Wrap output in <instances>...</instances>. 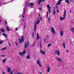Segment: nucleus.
Returning <instances> with one entry per match:
<instances>
[{
  "instance_id": "nucleus-9",
  "label": "nucleus",
  "mask_w": 74,
  "mask_h": 74,
  "mask_svg": "<svg viewBox=\"0 0 74 74\" xmlns=\"http://www.w3.org/2000/svg\"><path fill=\"white\" fill-rule=\"evenodd\" d=\"M40 53L42 54V55H45V52L42 51V49L40 50Z\"/></svg>"
},
{
  "instance_id": "nucleus-28",
  "label": "nucleus",
  "mask_w": 74,
  "mask_h": 74,
  "mask_svg": "<svg viewBox=\"0 0 74 74\" xmlns=\"http://www.w3.org/2000/svg\"><path fill=\"white\" fill-rule=\"evenodd\" d=\"M7 49V48L6 47H5V48H4L2 49H1V50H5V49Z\"/></svg>"
},
{
  "instance_id": "nucleus-58",
  "label": "nucleus",
  "mask_w": 74,
  "mask_h": 74,
  "mask_svg": "<svg viewBox=\"0 0 74 74\" xmlns=\"http://www.w3.org/2000/svg\"><path fill=\"white\" fill-rule=\"evenodd\" d=\"M7 4V3H3V4Z\"/></svg>"
},
{
  "instance_id": "nucleus-4",
  "label": "nucleus",
  "mask_w": 74,
  "mask_h": 74,
  "mask_svg": "<svg viewBox=\"0 0 74 74\" xmlns=\"http://www.w3.org/2000/svg\"><path fill=\"white\" fill-rule=\"evenodd\" d=\"M25 53H26V50H24L23 52H20L19 54L20 55H21L22 57H23V55H25Z\"/></svg>"
},
{
  "instance_id": "nucleus-26",
  "label": "nucleus",
  "mask_w": 74,
  "mask_h": 74,
  "mask_svg": "<svg viewBox=\"0 0 74 74\" xmlns=\"http://www.w3.org/2000/svg\"><path fill=\"white\" fill-rule=\"evenodd\" d=\"M63 45L64 46V48H66V47H65V43H63Z\"/></svg>"
},
{
  "instance_id": "nucleus-64",
  "label": "nucleus",
  "mask_w": 74,
  "mask_h": 74,
  "mask_svg": "<svg viewBox=\"0 0 74 74\" xmlns=\"http://www.w3.org/2000/svg\"><path fill=\"white\" fill-rule=\"evenodd\" d=\"M0 34H1V32H0Z\"/></svg>"
},
{
  "instance_id": "nucleus-36",
  "label": "nucleus",
  "mask_w": 74,
  "mask_h": 74,
  "mask_svg": "<svg viewBox=\"0 0 74 74\" xmlns=\"http://www.w3.org/2000/svg\"><path fill=\"white\" fill-rule=\"evenodd\" d=\"M40 20L42 21V18L41 17H40Z\"/></svg>"
},
{
  "instance_id": "nucleus-6",
  "label": "nucleus",
  "mask_w": 74,
  "mask_h": 74,
  "mask_svg": "<svg viewBox=\"0 0 74 74\" xmlns=\"http://www.w3.org/2000/svg\"><path fill=\"white\" fill-rule=\"evenodd\" d=\"M47 8L48 9H49V13H50L51 11V7L49 6V5H47Z\"/></svg>"
},
{
  "instance_id": "nucleus-59",
  "label": "nucleus",
  "mask_w": 74,
  "mask_h": 74,
  "mask_svg": "<svg viewBox=\"0 0 74 74\" xmlns=\"http://www.w3.org/2000/svg\"><path fill=\"white\" fill-rule=\"evenodd\" d=\"M3 74H5L4 72H3Z\"/></svg>"
},
{
  "instance_id": "nucleus-15",
  "label": "nucleus",
  "mask_w": 74,
  "mask_h": 74,
  "mask_svg": "<svg viewBox=\"0 0 74 74\" xmlns=\"http://www.w3.org/2000/svg\"><path fill=\"white\" fill-rule=\"evenodd\" d=\"M2 36H4V37H7V36H8L7 34L5 33H3L2 34Z\"/></svg>"
},
{
  "instance_id": "nucleus-41",
  "label": "nucleus",
  "mask_w": 74,
  "mask_h": 74,
  "mask_svg": "<svg viewBox=\"0 0 74 74\" xmlns=\"http://www.w3.org/2000/svg\"><path fill=\"white\" fill-rule=\"evenodd\" d=\"M5 56L4 55H2L1 56V57H4V56Z\"/></svg>"
},
{
  "instance_id": "nucleus-1",
  "label": "nucleus",
  "mask_w": 74,
  "mask_h": 74,
  "mask_svg": "<svg viewBox=\"0 0 74 74\" xmlns=\"http://www.w3.org/2000/svg\"><path fill=\"white\" fill-rule=\"evenodd\" d=\"M40 20L39 19L38 20V21L37 22H35L34 24V32H36V29L37 28V25H38L39 23H40Z\"/></svg>"
},
{
  "instance_id": "nucleus-60",
  "label": "nucleus",
  "mask_w": 74,
  "mask_h": 74,
  "mask_svg": "<svg viewBox=\"0 0 74 74\" xmlns=\"http://www.w3.org/2000/svg\"><path fill=\"white\" fill-rule=\"evenodd\" d=\"M19 17H20V18H21V16H19Z\"/></svg>"
},
{
  "instance_id": "nucleus-52",
  "label": "nucleus",
  "mask_w": 74,
  "mask_h": 74,
  "mask_svg": "<svg viewBox=\"0 0 74 74\" xmlns=\"http://www.w3.org/2000/svg\"><path fill=\"white\" fill-rule=\"evenodd\" d=\"M5 22H6L5 24H7V21H5Z\"/></svg>"
},
{
  "instance_id": "nucleus-43",
  "label": "nucleus",
  "mask_w": 74,
  "mask_h": 74,
  "mask_svg": "<svg viewBox=\"0 0 74 74\" xmlns=\"http://www.w3.org/2000/svg\"><path fill=\"white\" fill-rule=\"evenodd\" d=\"M21 21H22V22H23V19H21L20 20V22H21Z\"/></svg>"
},
{
  "instance_id": "nucleus-20",
  "label": "nucleus",
  "mask_w": 74,
  "mask_h": 74,
  "mask_svg": "<svg viewBox=\"0 0 74 74\" xmlns=\"http://www.w3.org/2000/svg\"><path fill=\"white\" fill-rule=\"evenodd\" d=\"M65 2L67 3L68 4H69V0H65Z\"/></svg>"
},
{
  "instance_id": "nucleus-62",
  "label": "nucleus",
  "mask_w": 74,
  "mask_h": 74,
  "mask_svg": "<svg viewBox=\"0 0 74 74\" xmlns=\"http://www.w3.org/2000/svg\"><path fill=\"white\" fill-rule=\"evenodd\" d=\"M69 0V1H71V0Z\"/></svg>"
},
{
  "instance_id": "nucleus-34",
  "label": "nucleus",
  "mask_w": 74,
  "mask_h": 74,
  "mask_svg": "<svg viewBox=\"0 0 74 74\" xmlns=\"http://www.w3.org/2000/svg\"><path fill=\"white\" fill-rule=\"evenodd\" d=\"M15 44H16V46H18V43L16 42H15Z\"/></svg>"
},
{
  "instance_id": "nucleus-33",
  "label": "nucleus",
  "mask_w": 74,
  "mask_h": 74,
  "mask_svg": "<svg viewBox=\"0 0 74 74\" xmlns=\"http://www.w3.org/2000/svg\"><path fill=\"white\" fill-rule=\"evenodd\" d=\"M32 38H33V37H34V33L32 32Z\"/></svg>"
},
{
  "instance_id": "nucleus-45",
  "label": "nucleus",
  "mask_w": 74,
  "mask_h": 74,
  "mask_svg": "<svg viewBox=\"0 0 74 74\" xmlns=\"http://www.w3.org/2000/svg\"><path fill=\"white\" fill-rule=\"evenodd\" d=\"M15 30H16V31H17V30H18V28H16L15 29Z\"/></svg>"
},
{
  "instance_id": "nucleus-17",
  "label": "nucleus",
  "mask_w": 74,
  "mask_h": 74,
  "mask_svg": "<svg viewBox=\"0 0 74 74\" xmlns=\"http://www.w3.org/2000/svg\"><path fill=\"white\" fill-rule=\"evenodd\" d=\"M10 71H11V68H8V73H10Z\"/></svg>"
},
{
  "instance_id": "nucleus-8",
  "label": "nucleus",
  "mask_w": 74,
  "mask_h": 74,
  "mask_svg": "<svg viewBox=\"0 0 74 74\" xmlns=\"http://www.w3.org/2000/svg\"><path fill=\"white\" fill-rule=\"evenodd\" d=\"M25 8H24L23 10V12L22 13V16L23 18H24L25 17V16H24V14H25Z\"/></svg>"
},
{
  "instance_id": "nucleus-19",
  "label": "nucleus",
  "mask_w": 74,
  "mask_h": 74,
  "mask_svg": "<svg viewBox=\"0 0 74 74\" xmlns=\"http://www.w3.org/2000/svg\"><path fill=\"white\" fill-rule=\"evenodd\" d=\"M61 4V2H60V1H58L57 4H58V5H60Z\"/></svg>"
},
{
  "instance_id": "nucleus-31",
  "label": "nucleus",
  "mask_w": 74,
  "mask_h": 74,
  "mask_svg": "<svg viewBox=\"0 0 74 74\" xmlns=\"http://www.w3.org/2000/svg\"><path fill=\"white\" fill-rule=\"evenodd\" d=\"M27 2H26V5H25V7H27Z\"/></svg>"
},
{
  "instance_id": "nucleus-57",
  "label": "nucleus",
  "mask_w": 74,
  "mask_h": 74,
  "mask_svg": "<svg viewBox=\"0 0 74 74\" xmlns=\"http://www.w3.org/2000/svg\"><path fill=\"white\" fill-rule=\"evenodd\" d=\"M70 12H71V10L70 11Z\"/></svg>"
},
{
  "instance_id": "nucleus-7",
  "label": "nucleus",
  "mask_w": 74,
  "mask_h": 74,
  "mask_svg": "<svg viewBox=\"0 0 74 74\" xmlns=\"http://www.w3.org/2000/svg\"><path fill=\"white\" fill-rule=\"evenodd\" d=\"M51 31L52 32H53V34H56V33L55 32V29H54V28H53V27H51Z\"/></svg>"
},
{
  "instance_id": "nucleus-16",
  "label": "nucleus",
  "mask_w": 74,
  "mask_h": 74,
  "mask_svg": "<svg viewBox=\"0 0 74 74\" xmlns=\"http://www.w3.org/2000/svg\"><path fill=\"white\" fill-rule=\"evenodd\" d=\"M64 32L63 31H62L60 32V34L61 35V36H63V34Z\"/></svg>"
},
{
  "instance_id": "nucleus-37",
  "label": "nucleus",
  "mask_w": 74,
  "mask_h": 74,
  "mask_svg": "<svg viewBox=\"0 0 74 74\" xmlns=\"http://www.w3.org/2000/svg\"><path fill=\"white\" fill-rule=\"evenodd\" d=\"M57 12L58 13H59V10L58 9H57Z\"/></svg>"
},
{
  "instance_id": "nucleus-13",
  "label": "nucleus",
  "mask_w": 74,
  "mask_h": 74,
  "mask_svg": "<svg viewBox=\"0 0 74 74\" xmlns=\"http://www.w3.org/2000/svg\"><path fill=\"white\" fill-rule=\"evenodd\" d=\"M0 32H5V30H4L3 28L0 29Z\"/></svg>"
},
{
  "instance_id": "nucleus-3",
  "label": "nucleus",
  "mask_w": 74,
  "mask_h": 74,
  "mask_svg": "<svg viewBox=\"0 0 74 74\" xmlns=\"http://www.w3.org/2000/svg\"><path fill=\"white\" fill-rule=\"evenodd\" d=\"M29 45V41H27V42H25L24 45V46L25 47L24 49H26L27 47V46Z\"/></svg>"
},
{
  "instance_id": "nucleus-29",
  "label": "nucleus",
  "mask_w": 74,
  "mask_h": 74,
  "mask_svg": "<svg viewBox=\"0 0 74 74\" xmlns=\"http://www.w3.org/2000/svg\"><path fill=\"white\" fill-rule=\"evenodd\" d=\"M48 21L49 22V21H50V17H49V18H48Z\"/></svg>"
},
{
  "instance_id": "nucleus-35",
  "label": "nucleus",
  "mask_w": 74,
  "mask_h": 74,
  "mask_svg": "<svg viewBox=\"0 0 74 74\" xmlns=\"http://www.w3.org/2000/svg\"><path fill=\"white\" fill-rule=\"evenodd\" d=\"M3 40L1 41L0 42V45H1L2 43H3Z\"/></svg>"
},
{
  "instance_id": "nucleus-18",
  "label": "nucleus",
  "mask_w": 74,
  "mask_h": 74,
  "mask_svg": "<svg viewBox=\"0 0 74 74\" xmlns=\"http://www.w3.org/2000/svg\"><path fill=\"white\" fill-rule=\"evenodd\" d=\"M71 31L73 33H74V27L72 28Z\"/></svg>"
},
{
  "instance_id": "nucleus-54",
  "label": "nucleus",
  "mask_w": 74,
  "mask_h": 74,
  "mask_svg": "<svg viewBox=\"0 0 74 74\" xmlns=\"http://www.w3.org/2000/svg\"><path fill=\"white\" fill-rule=\"evenodd\" d=\"M63 0H59V1H60V2H61V1H62Z\"/></svg>"
},
{
  "instance_id": "nucleus-14",
  "label": "nucleus",
  "mask_w": 74,
  "mask_h": 74,
  "mask_svg": "<svg viewBox=\"0 0 74 74\" xmlns=\"http://www.w3.org/2000/svg\"><path fill=\"white\" fill-rule=\"evenodd\" d=\"M49 71H50V66H49L47 68V72L49 73Z\"/></svg>"
},
{
  "instance_id": "nucleus-25",
  "label": "nucleus",
  "mask_w": 74,
  "mask_h": 74,
  "mask_svg": "<svg viewBox=\"0 0 74 74\" xmlns=\"http://www.w3.org/2000/svg\"><path fill=\"white\" fill-rule=\"evenodd\" d=\"M37 64H40V61L39 60H38L37 61Z\"/></svg>"
},
{
  "instance_id": "nucleus-12",
  "label": "nucleus",
  "mask_w": 74,
  "mask_h": 74,
  "mask_svg": "<svg viewBox=\"0 0 74 74\" xmlns=\"http://www.w3.org/2000/svg\"><path fill=\"white\" fill-rule=\"evenodd\" d=\"M37 40H39L40 39V36H39V34H37Z\"/></svg>"
},
{
  "instance_id": "nucleus-49",
  "label": "nucleus",
  "mask_w": 74,
  "mask_h": 74,
  "mask_svg": "<svg viewBox=\"0 0 74 74\" xmlns=\"http://www.w3.org/2000/svg\"><path fill=\"white\" fill-rule=\"evenodd\" d=\"M26 25L24 27V29H26Z\"/></svg>"
},
{
  "instance_id": "nucleus-61",
  "label": "nucleus",
  "mask_w": 74,
  "mask_h": 74,
  "mask_svg": "<svg viewBox=\"0 0 74 74\" xmlns=\"http://www.w3.org/2000/svg\"><path fill=\"white\" fill-rule=\"evenodd\" d=\"M55 7H54V9H55Z\"/></svg>"
},
{
  "instance_id": "nucleus-38",
  "label": "nucleus",
  "mask_w": 74,
  "mask_h": 74,
  "mask_svg": "<svg viewBox=\"0 0 74 74\" xmlns=\"http://www.w3.org/2000/svg\"><path fill=\"white\" fill-rule=\"evenodd\" d=\"M34 43L33 44V45H31V47H33V46H34Z\"/></svg>"
},
{
  "instance_id": "nucleus-39",
  "label": "nucleus",
  "mask_w": 74,
  "mask_h": 74,
  "mask_svg": "<svg viewBox=\"0 0 74 74\" xmlns=\"http://www.w3.org/2000/svg\"><path fill=\"white\" fill-rule=\"evenodd\" d=\"M38 64L39 65L40 67H42L41 65V63L39 64Z\"/></svg>"
},
{
  "instance_id": "nucleus-32",
  "label": "nucleus",
  "mask_w": 74,
  "mask_h": 74,
  "mask_svg": "<svg viewBox=\"0 0 74 74\" xmlns=\"http://www.w3.org/2000/svg\"><path fill=\"white\" fill-rule=\"evenodd\" d=\"M51 44H49L48 45V47H51Z\"/></svg>"
},
{
  "instance_id": "nucleus-22",
  "label": "nucleus",
  "mask_w": 74,
  "mask_h": 74,
  "mask_svg": "<svg viewBox=\"0 0 74 74\" xmlns=\"http://www.w3.org/2000/svg\"><path fill=\"white\" fill-rule=\"evenodd\" d=\"M6 30L7 31H10V30L9 29V27L8 26H7V27L6 28Z\"/></svg>"
},
{
  "instance_id": "nucleus-44",
  "label": "nucleus",
  "mask_w": 74,
  "mask_h": 74,
  "mask_svg": "<svg viewBox=\"0 0 74 74\" xmlns=\"http://www.w3.org/2000/svg\"><path fill=\"white\" fill-rule=\"evenodd\" d=\"M40 48H41V41L40 42Z\"/></svg>"
},
{
  "instance_id": "nucleus-42",
  "label": "nucleus",
  "mask_w": 74,
  "mask_h": 74,
  "mask_svg": "<svg viewBox=\"0 0 74 74\" xmlns=\"http://www.w3.org/2000/svg\"><path fill=\"white\" fill-rule=\"evenodd\" d=\"M56 8L57 9H58V6L57 5H56Z\"/></svg>"
},
{
  "instance_id": "nucleus-47",
  "label": "nucleus",
  "mask_w": 74,
  "mask_h": 74,
  "mask_svg": "<svg viewBox=\"0 0 74 74\" xmlns=\"http://www.w3.org/2000/svg\"><path fill=\"white\" fill-rule=\"evenodd\" d=\"M39 72L40 74H42V73H41L40 71H39Z\"/></svg>"
},
{
  "instance_id": "nucleus-63",
  "label": "nucleus",
  "mask_w": 74,
  "mask_h": 74,
  "mask_svg": "<svg viewBox=\"0 0 74 74\" xmlns=\"http://www.w3.org/2000/svg\"><path fill=\"white\" fill-rule=\"evenodd\" d=\"M1 22V20H0V22Z\"/></svg>"
},
{
  "instance_id": "nucleus-30",
  "label": "nucleus",
  "mask_w": 74,
  "mask_h": 74,
  "mask_svg": "<svg viewBox=\"0 0 74 74\" xmlns=\"http://www.w3.org/2000/svg\"><path fill=\"white\" fill-rule=\"evenodd\" d=\"M48 12H49V11H48L47 13V18H48Z\"/></svg>"
},
{
  "instance_id": "nucleus-11",
  "label": "nucleus",
  "mask_w": 74,
  "mask_h": 74,
  "mask_svg": "<svg viewBox=\"0 0 74 74\" xmlns=\"http://www.w3.org/2000/svg\"><path fill=\"white\" fill-rule=\"evenodd\" d=\"M7 59V58H6L4 59L3 60H2V62H3V63L4 64L5 63V62H6V60Z\"/></svg>"
},
{
  "instance_id": "nucleus-23",
  "label": "nucleus",
  "mask_w": 74,
  "mask_h": 74,
  "mask_svg": "<svg viewBox=\"0 0 74 74\" xmlns=\"http://www.w3.org/2000/svg\"><path fill=\"white\" fill-rule=\"evenodd\" d=\"M26 58L27 59H30V55H28V56H27Z\"/></svg>"
},
{
  "instance_id": "nucleus-46",
  "label": "nucleus",
  "mask_w": 74,
  "mask_h": 74,
  "mask_svg": "<svg viewBox=\"0 0 74 74\" xmlns=\"http://www.w3.org/2000/svg\"><path fill=\"white\" fill-rule=\"evenodd\" d=\"M45 1V0H42V2H44Z\"/></svg>"
},
{
  "instance_id": "nucleus-51",
  "label": "nucleus",
  "mask_w": 74,
  "mask_h": 74,
  "mask_svg": "<svg viewBox=\"0 0 74 74\" xmlns=\"http://www.w3.org/2000/svg\"><path fill=\"white\" fill-rule=\"evenodd\" d=\"M46 37L47 38H48V36H46Z\"/></svg>"
},
{
  "instance_id": "nucleus-2",
  "label": "nucleus",
  "mask_w": 74,
  "mask_h": 74,
  "mask_svg": "<svg viewBox=\"0 0 74 74\" xmlns=\"http://www.w3.org/2000/svg\"><path fill=\"white\" fill-rule=\"evenodd\" d=\"M66 11L65 10H64V13L63 15V18L60 17V19H61V21H62V20H63V19H64L66 18Z\"/></svg>"
},
{
  "instance_id": "nucleus-24",
  "label": "nucleus",
  "mask_w": 74,
  "mask_h": 74,
  "mask_svg": "<svg viewBox=\"0 0 74 74\" xmlns=\"http://www.w3.org/2000/svg\"><path fill=\"white\" fill-rule=\"evenodd\" d=\"M53 14L54 15H55V14H56V11L55 10H53Z\"/></svg>"
},
{
  "instance_id": "nucleus-40",
  "label": "nucleus",
  "mask_w": 74,
  "mask_h": 74,
  "mask_svg": "<svg viewBox=\"0 0 74 74\" xmlns=\"http://www.w3.org/2000/svg\"><path fill=\"white\" fill-rule=\"evenodd\" d=\"M10 74H13V73H12V71H11L10 72Z\"/></svg>"
},
{
  "instance_id": "nucleus-48",
  "label": "nucleus",
  "mask_w": 74,
  "mask_h": 74,
  "mask_svg": "<svg viewBox=\"0 0 74 74\" xmlns=\"http://www.w3.org/2000/svg\"><path fill=\"white\" fill-rule=\"evenodd\" d=\"M42 10V8H39V10Z\"/></svg>"
},
{
  "instance_id": "nucleus-5",
  "label": "nucleus",
  "mask_w": 74,
  "mask_h": 74,
  "mask_svg": "<svg viewBox=\"0 0 74 74\" xmlns=\"http://www.w3.org/2000/svg\"><path fill=\"white\" fill-rule=\"evenodd\" d=\"M21 39L19 38V41L20 42V43H22V42H23L24 40H23V36L21 38Z\"/></svg>"
},
{
  "instance_id": "nucleus-56",
  "label": "nucleus",
  "mask_w": 74,
  "mask_h": 74,
  "mask_svg": "<svg viewBox=\"0 0 74 74\" xmlns=\"http://www.w3.org/2000/svg\"><path fill=\"white\" fill-rule=\"evenodd\" d=\"M9 44V45L11 46V44H10V43H8Z\"/></svg>"
},
{
  "instance_id": "nucleus-27",
  "label": "nucleus",
  "mask_w": 74,
  "mask_h": 74,
  "mask_svg": "<svg viewBox=\"0 0 74 74\" xmlns=\"http://www.w3.org/2000/svg\"><path fill=\"white\" fill-rule=\"evenodd\" d=\"M34 4L33 3H31L30 5H31V6H32V5H33Z\"/></svg>"
},
{
  "instance_id": "nucleus-53",
  "label": "nucleus",
  "mask_w": 74,
  "mask_h": 74,
  "mask_svg": "<svg viewBox=\"0 0 74 74\" xmlns=\"http://www.w3.org/2000/svg\"><path fill=\"white\" fill-rule=\"evenodd\" d=\"M38 15H39V16L40 18V17H41V16H40V14H38Z\"/></svg>"
},
{
  "instance_id": "nucleus-55",
  "label": "nucleus",
  "mask_w": 74,
  "mask_h": 74,
  "mask_svg": "<svg viewBox=\"0 0 74 74\" xmlns=\"http://www.w3.org/2000/svg\"><path fill=\"white\" fill-rule=\"evenodd\" d=\"M66 51H67V52H69V50H66Z\"/></svg>"
},
{
  "instance_id": "nucleus-21",
  "label": "nucleus",
  "mask_w": 74,
  "mask_h": 74,
  "mask_svg": "<svg viewBox=\"0 0 74 74\" xmlns=\"http://www.w3.org/2000/svg\"><path fill=\"white\" fill-rule=\"evenodd\" d=\"M57 59L58 60H59L60 62H61V61H62V60H61V59L59 58H58V57H57Z\"/></svg>"
},
{
  "instance_id": "nucleus-50",
  "label": "nucleus",
  "mask_w": 74,
  "mask_h": 74,
  "mask_svg": "<svg viewBox=\"0 0 74 74\" xmlns=\"http://www.w3.org/2000/svg\"><path fill=\"white\" fill-rule=\"evenodd\" d=\"M46 40H47V39L46 38H45V42L46 41Z\"/></svg>"
},
{
  "instance_id": "nucleus-10",
  "label": "nucleus",
  "mask_w": 74,
  "mask_h": 74,
  "mask_svg": "<svg viewBox=\"0 0 74 74\" xmlns=\"http://www.w3.org/2000/svg\"><path fill=\"white\" fill-rule=\"evenodd\" d=\"M55 53H57V55H58V56H60V51L58 50L56 51Z\"/></svg>"
}]
</instances>
